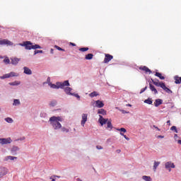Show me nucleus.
<instances>
[{
  "label": "nucleus",
  "mask_w": 181,
  "mask_h": 181,
  "mask_svg": "<svg viewBox=\"0 0 181 181\" xmlns=\"http://www.w3.org/2000/svg\"><path fill=\"white\" fill-rule=\"evenodd\" d=\"M142 179L145 181H152V178H151V177L149 176H146V175H144L142 177Z\"/></svg>",
  "instance_id": "31"
},
{
  "label": "nucleus",
  "mask_w": 181,
  "mask_h": 181,
  "mask_svg": "<svg viewBox=\"0 0 181 181\" xmlns=\"http://www.w3.org/2000/svg\"><path fill=\"white\" fill-rule=\"evenodd\" d=\"M153 128H155L156 129L160 131V129L158 128V127H156V125H153Z\"/></svg>",
  "instance_id": "48"
},
{
  "label": "nucleus",
  "mask_w": 181,
  "mask_h": 181,
  "mask_svg": "<svg viewBox=\"0 0 181 181\" xmlns=\"http://www.w3.org/2000/svg\"><path fill=\"white\" fill-rule=\"evenodd\" d=\"M5 121L6 122H8V124H12V122H13V119H12V118H11V117L6 118Z\"/></svg>",
  "instance_id": "34"
},
{
  "label": "nucleus",
  "mask_w": 181,
  "mask_h": 181,
  "mask_svg": "<svg viewBox=\"0 0 181 181\" xmlns=\"http://www.w3.org/2000/svg\"><path fill=\"white\" fill-rule=\"evenodd\" d=\"M120 135H121L122 136H125V135H124L122 132H120Z\"/></svg>",
  "instance_id": "55"
},
{
  "label": "nucleus",
  "mask_w": 181,
  "mask_h": 181,
  "mask_svg": "<svg viewBox=\"0 0 181 181\" xmlns=\"http://www.w3.org/2000/svg\"><path fill=\"white\" fill-rule=\"evenodd\" d=\"M59 86L61 88H64V87H69V86H70V83H69V81H65L63 83L59 82Z\"/></svg>",
  "instance_id": "13"
},
{
  "label": "nucleus",
  "mask_w": 181,
  "mask_h": 181,
  "mask_svg": "<svg viewBox=\"0 0 181 181\" xmlns=\"http://www.w3.org/2000/svg\"><path fill=\"white\" fill-rule=\"evenodd\" d=\"M151 81L154 86H156V87H160L161 88H163V86L165 85V83L163 82H159L158 80L155 81L153 79H151Z\"/></svg>",
  "instance_id": "8"
},
{
  "label": "nucleus",
  "mask_w": 181,
  "mask_h": 181,
  "mask_svg": "<svg viewBox=\"0 0 181 181\" xmlns=\"http://www.w3.org/2000/svg\"><path fill=\"white\" fill-rule=\"evenodd\" d=\"M155 76L156 77H158L160 78V80H165V76H163L162 75V74L159 73V72H156Z\"/></svg>",
  "instance_id": "25"
},
{
  "label": "nucleus",
  "mask_w": 181,
  "mask_h": 181,
  "mask_svg": "<svg viewBox=\"0 0 181 181\" xmlns=\"http://www.w3.org/2000/svg\"><path fill=\"white\" fill-rule=\"evenodd\" d=\"M171 131H175V132H176V134H177V129L176 128L175 126H173L171 128H170Z\"/></svg>",
  "instance_id": "43"
},
{
  "label": "nucleus",
  "mask_w": 181,
  "mask_h": 181,
  "mask_svg": "<svg viewBox=\"0 0 181 181\" xmlns=\"http://www.w3.org/2000/svg\"><path fill=\"white\" fill-rule=\"evenodd\" d=\"M159 165H160V162L154 161V164H153V170H154V172H156V169L158 168V166H159Z\"/></svg>",
  "instance_id": "26"
},
{
  "label": "nucleus",
  "mask_w": 181,
  "mask_h": 181,
  "mask_svg": "<svg viewBox=\"0 0 181 181\" xmlns=\"http://www.w3.org/2000/svg\"><path fill=\"white\" fill-rule=\"evenodd\" d=\"M15 159H18V157H14L12 156H8L6 157V160H15Z\"/></svg>",
  "instance_id": "28"
},
{
  "label": "nucleus",
  "mask_w": 181,
  "mask_h": 181,
  "mask_svg": "<svg viewBox=\"0 0 181 181\" xmlns=\"http://www.w3.org/2000/svg\"><path fill=\"white\" fill-rule=\"evenodd\" d=\"M177 144H180V145H181V140H178Z\"/></svg>",
  "instance_id": "56"
},
{
  "label": "nucleus",
  "mask_w": 181,
  "mask_h": 181,
  "mask_svg": "<svg viewBox=\"0 0 181 181\" xmlns=\"http://www.w3.org/2000/svg\"><path fill=\"white\" fill-rule=\"evenodd\" d=\"M8 76H9L10 78H11V77H18L17 74L15 73V72H13V71L10 72V73L8 74Z\"/></svg>",
  "instance_id": "32"
},
{
  "label": "nucleus",
  "mask_w": 181,
  "mask_h": 181,
  "mask_svg": "<svg viewBox=\"0 0 181 181\" xmlns=\"http://www.w3.org/2000/svg\"><path fill=\"white\" fill-rule=\"evenodd\" d=\"M19 104H21V101H19V100L15 99L13 100V105H19Z\"/></svg>",
  "instance_id": "36"
},
{
  "label": "nucleus",
  "mask_w": 181,
  "mask_h": 181,
  "mask_svg": "<svg viewBox=\"0 0 181 181\" xmlns=\"http://www.w3.org/2000/svg\"><path fill=\"white\" fill-rule=\"evenodd\" d=\"M8 175V168L5 167H0V178Z\"/></svg>",
  "instance_id": "4"
},
{
  "label": "nucleus",
  "mask_w": 181,
  "mask_h": 181,
  "mask_svg": "<svg viewBox=\"0 0 181 181\" xmlns=\"http://www.w3.org/2000/svg\"><path fill=\"white\" fill-rule=\"evenodd\" d=\"M4 62V63H6V64H9V63H11V60L8 58H5Z\"/></svg>",
  "instance_id": "42"
},
{
  "label": "nucleus",
  "mask_w": 181,
  "mask_h": 181,
  "mask_svg": "<svg viewBox=\"0 0 181 181\" xmlns=\"http://www.w3.org/2000/svg\"><path fill=\"white\" fill-rule=\"evenodd\" d=\"M139 70H142L143 71H145V73H148L149 74L152 73V71H151L146 66H140Z\"/></svg>",
  "instance_id": "12"
},
{
  "label": "nucleus",
  "mask_w": 181,
  "mask_h": 181,
  "mask_svg": "<svg viewBox=\"0 0 181 181\" xmlns=\"http://www.w3.org/2000/svg\"><path fill=\"white\" fill-rule=\"evenodd\" d=\"M11 64L16 65L18 64V63H19V60L21 59H19L18 58L14 57V58H11Z\"/></svg>",
  "instance_id": "22"
},
{
  "label": "nucleus",
  "mask_w": 181,
  "mask_h": 181,
  "mask_svg": "<svg viewBox=\"0 0 181 181\" xmlns=\"http://www.w3.org/2000/svg\"><path fill=\"white\" fill-rule=\"evenodd\" d=\"M0 45H6L7 46H13V42L9 41V40L4 39V40H0Z\"/></svg>",
  "instance_id": "6"
},
{
  "label": "nucleus",
  "mask_w": 181,
  "mask_h": 181,
  "mask_svg": "<svg viewBox=\"0 0 181 181\" xmlns=\"http://www.w3.org/2000/svg\"><path fill=\"white\" fill-rule=\"evenodd\" d=\"M0 144L1 145H8V144H12V139L10 137L6 139H0Z\"/></svg>",
  "instance_id": "3"
},
{
  "label": "nucleus",
  "mask_w": 181,
  "mask_h": 181,
  "mask_svg": "<svg viewBox=\"0 0 181 181\" xmlns=\"http://www.w3.org/2000/svg\"><path fill=\"white\" fill-rule=\"evenodd\" d=\"M95 107L98 108H103L104 107V103L101 100H96L95 101Z\"/></svg>",
  "instance_id": "16"
},
{
  "label": "nucleus",
  "mask_w": 181,
  "mask_h": 181,
  "mask_svg": "<svg viewBox=\"0 0 181 181\" xmlns=\"http://www.w3.org/2000/svg\"><path fill=\"white\" fill-rule=\"evenodd\" d=\"M88 50V47H82L79 49V52H87Z\"/></svg>",
  "instance_id": "39"
},
{
  "label": "nucleus",
  "mask_w": 181,
  "mask_h": 181,
  "mask_svg": "<svg viewBox=\"0 0 181 181\" xmlns=\"http://www.w3.org/2000/svg\"><path fill=\"white\" fill-rule=\"evenodd\" d=\"M76 181H83V180H81V179H80V178H76Z\"/></svg>",
  "instance_id": "53"
},
{
  "label": "nucleus",
  "mask_w": 181,
  "mask_h": 181,
  "mask_svg": "<svg viewBox=\"0 0 181 181\" xmlns=\"http://www.w3.org/2000/svg\"><path fill=\"white\" fill-rule=\"evenodd\" d=\"M47 80H48V81L50 80V78H48Z\"/></svg>",
  "instance_id": "61"
},
{
  "label": "nucleus",
  "mask_w": 181,
  "mask_h": 181,
  "mask_svg": "<svg viewBox=\"0 0 181 181\" xmlns=\"http://www.w3.org/2000/svg\"><path fill=\"white\" fill-rule=\"evenodd\" d=\"M144 103H145L146 104H148V105H151V104H152V103H153L152 98H148V99H146V100H144Z\"/></svg>",
  "instance_id": "30"
},
{
  "label": "nucleus",
  "mask_w": 181,
  "mask_h": 181,
  "mask_svg": "<svg viewBox=\"0 0 181 181\" xmlns=\"http://www.w3.org/2000/svg\"><path fill=\"white\" fill-rule=\"evenodd\" d=\"M150 90L154 93V94H158V90L155 88V86L152 83H149Z\"/></svg>",
  "instance_id": "23"
},
{
  "label": "nucleus",
  "mask_w": 181,
  "mask_h": 181,
  "mask_svg": "<svg viewBox=\"0 0 181 181\" xmlns=\"http://www.w3.org/2000/svg\"><path fill=\"white\" fill-rule=\"evenodd\" d=\"M88 115L87 114H82V120L81 122V124L82 127H84L86 125V123L87 122Z\"/></svg>",
  "instance_id": "10"
},
{
  "label": "nucleus",
  "mask_w": 181,
  "mask_h": 181,
  "mask_svg": "<svg viewBox=\"0 0 181 181\" xmlns=\"http://www.w3.org/2000/svg\"><path fill=\"white\" fill-rule=\"evenodd\" d=\"M96 148L97 149H103V147L101 146H97Z\"/></svg>",
  "instance_id": "50"
},
{
  "label": "nucleus",
  "mask_w": 181,
  "mask_h": 181,
  "mask_svg": "<svg viewBox=\"0 0 181 181\" xmlns=\"http://www.w3.org/2000/svg\"><path fill=\"white\" fill-rule=\"evenodd\" d=\"M58 178V179H60V176H59V175H56V178Z\"/></svg>",
  "instance_id": "59"
},
{
  "label": "nucleus",
  "mask_w": 181,
  "mask_h": 181,
  "mask_svg": "<svg viewBox=\"0 0 181 181\" xmlns=\"http://www.w3.org/2000/svg\"><path fill=\"white\" fill-rule=\"evenodd\" d=\"M61 131L62 132H69V129H67L66 127H61Z\"/></svg>",
  "instance_id": "41"
},
{
  "label": "nucleus",
  "mask_w": 181,
  "mask_h": 181,
  "mask_svg": "<svg viewBox=\"0 0 181 181\" xmlns=\"http://www.w3.org/2000/svg\"><path fill=\"white\" fill-rule=\"evenodd\" d=\"M19 151V147L13 146L11 150L12 155H18V151Z\"/></svg>",
  "instance_id": "11"
},
{
  "label": "nucleus",
  "mask_w": 181,
  "mask_h": 181,
  "mask_svg": "<svg viewBox=\"0 0 181 181\" xmlns=\"http://www.w3.org/2000/svg\"><path fill=\"white\" fill-rule=\"evenodd\" d=\"M49 86H50L51 88H55V89L61 88L60 82H57V84L49 83Z\"/></svg>",
  "instance_id": "15"
},
{
  "label": "nucleus",
  "mask_w": 181,
  "mask_h": 181,
  "mask_svg": "<svg viewBox=\"0 0 181 181\" xmlns=\"http://www.w3.org/2000/svg\"><path fill=\"white\" fill-rule=\"evenodd\" d=\"M174 138H177V134H175Z\"/></svg>",
  "instance_id": "58"
},
{
  "label": "nucleus",
  "mask_w": 181,
  "mask_h": 181,
  "mask_svg": "<svg viewBox=\"0 0 181 181\" xmlns=\"http://www.w3.org/2000/svg\"><path fill=\"white\" fill-rule=\"evenodd\" d=\"M148 88V86H146L145 88H142L140 91V94H142V93H144L145 91H146Z\"/></svg>",
  "instance_id": "44"
},
{
  "label": "nucleus",
  "mask_w": 181,
  "mask_h": 181,
  "mask_svg": "<svg viewBox=\"0 0 181 181\" xmlns=\"http://www.w3.org/2000/svg\"><path fill=\"white\" fill-rule=\"evenodd\" d=\"M21 46H24L26 49V50H36V49H42V47L39 45H33V43L30 42V41H26L24 42L23 44H20Z\"/></svg>",
  "instance_id": "2"
},
{
  "label": "nucleus",
  "mask_w": 181,
  "mask_h": 181,
  "mask_svg": "<svg viewBox=\"0 0 181 181\" xmlns=\"http://www.w3.org/2000/svg\"><path fill=\"white\" fill-rule=\"evenodd\" d=\"M167 125L170 126V120L167 121Z\"/></svg>",
  "instance_id": "51"
},
{
  "label": "nucleus",
  "mask_w": 181,
  "mask_h": 181,
  "mask_svg": "<svg viewBox=\"0 0 181 181\" xmlns=\"http://www.w3.org/2000/svg\"><path fill=\"white\" fill-rule=\"evenodd\" d=\"M51 53L53 54V49H51Z\"/></svg>",
  "instance_id": "60"
},
{
  "label": "nucleus",
  "mask_w": 181,
  "mask_h": 181,
  "mask_svg": "<svg viewBox=\"0 0 181 181\" xmlns=\"http://www.w3.org/2000/svg\"><path fill=\"white\" fill-rule=\"evenodd\" d=\"M97 95H98V93L95 91H93L89 94V97L91 98H94V97H97Z\"/></svg>",
  "instance_id": "29"
},
{
  "label": "nucleus",
  "mask_w": 181,
  "mask_h": 181,
  "mask_svg": "<svg viewBox=\"0 0 181 181\" xmlns=\"http://www.w3.org/2000/svg\"><path fill=\"white\" fill-rule=\"evenodd\" d=\"M49 122L54 129H60L62 128V117H52L49 118Z\"/></svg>",
  "instance_id": "1"
},
{
  "label": "nucleus",
  "mask_w": 181,
  "mask_h": 181,
  "mask_svg": "<svg viewBox=\"0 0 181 181\" xmlns=\"http://www.w3.org/2000/svg\"><path fill=\"white\" fill-rule=\"evenodd\" d=\"M116 152H117V153H121V151H120L119 149H117V150L116 151Z\"/></svg>",
  "instance_id": "52"
},
{
  "label": "nucleus",
  "mask_w": 181,
  "mask_h": 181,
  "mask_svg": "<svg viewBox=\"0 0 181 181\" xmlns=\"http://www.w3.org/2000/svg\"><path fill=\"white\" fill-rule=\"evenodd\" d=\"M158 138H164V136H158Z\"/></svg>",
  "instance_id": "57"
},
{
  "label": "nucleus",
  "mask_w": 181,
  "mask_h": 181,
  "mask_svg": "<svg viewBox=\"0 0 181 181\" xmlns=\"http://www.w3.org/2000/svg\"><path fill=\"white\" fill-rule=\"evenodd\" d=\"M163 90H164V91H165V93H168V94H172V90H170V88H168V87H166V85H163Z\"/></svg>",
  "instance_id": "19"
},
{
  "label": "nucleus",
  "mask_w": 181,
  "mask_h": 181,
  "mask_svg": "<svg viewBox=\"0 0 181 181\" xmlns=\"http://www.w3.org/2000/svg\"><path fill=\"white\" fill-rule=\"evenodd\" d=\"M117 131H119V132H127V129L125 128H120V129H117Z\"/></svg>",
  "instance_id": "38"
},
{
  "label": "nucleus",
  "mask_w": 181,
  "mask_h": 181,
  "mask_svg": "<svg viewBox=\"0 0 181 181\" xmlns=\"http://www.w3.org/2000/svg\"><path fill=\"white\" fill-rule=\"evenodd\" d=\"M0 78H1V80H4V78H10L9 74H6L4 76H0Z\"/></svg>",
  "instance_id": "33"
},
{
  "label": "nucleus",
  "mask_w": 181,
  "mask_h": 181,
  "mask_svg": "<svg viewBox=\"0 0 181 181\" xmlns=\"http://www.w3.org/2000/svg\"><path fill=\"white\" fill-rule=\"evenodd\" d=\"M54 47H55V49H57V50H59V51H61V52H64V49L63 48H62V47H59V46H57V45H55Z\"/></svg>",
  "instance_id": "40"
},
{
  "label": "nucleus",
  "mask_w": 181,
  "mask_h": 181,
  "mask_svg": "<svg viewBox=\"0 0 181 181\" xmlns=\"http://www.w3.org/2000/svg\"><path fill=\"white\" fill-rule=\"evenodd\" d=\"M71 95H74V97L78 98V100H80V95L78 94H77V93H72Z\"/></svg>",
  "instance_id": "45"
},
{
  "label": "nucleus",
  "mask_w": 181,
  "mask_h": 181,
  "mask_svg": "<svg viewBox=\"0 0 181 181\" xmlns=\"http://www.w3.org/2000/svg\"><path fill=\"white\" fill-rule=\"evenodd\" d=\"M70 45H71V46H76V44L70 42Z\"/></svg>",
  "instance_id": "54"
},
{
  "label": "nucleus",
  "mask_w": 181,
  "mask_h": 181,
  "mask_svg": "<svg viewBox=\"0 0 181 181\" xmlns=\"http://www.w3.org/2000/svg\"><path fill=\"white\" fill-rule=\"evenodd\" d=\"M129 107H131V105H128Z\"/></svg>",
  "instance_id": "62"
},
{
  "label": "nucleus",
  "mask_w": 181,
  "mask_h": 181,
  "mask_svg": "<svg viewBox=\"0 0 181 181\" xmlns=\"http://www.w3.org/2000/svg\"><path fill=\"white\" fill-rule=\"evenodd\" d=\"M165 169L169 170V172H170L172 170L170 169V168H172L173 169H175V164L173 163H172L171 161H168V162L165 163Z\"/></svg>",
  "instance_id": "9"
},
{
  "label": "nucleus",
  "mask_w": 181,
  "mask_h": 181,
  "mask_svg": "<svg viewBox=\"0 0 181 181\" xmlns=\"http://www.w3.org/2000/svg\"><path fill=\"white\" fill-rule=\"evenodd\" d=\"M93 57H94V54H88L86 55L85 59H86V60H91V59H93Z\"/></svg>",
  "instance_id": "27"
},
{
  "label": "nucleus",
  "mask_w": 181,
  "mask_h": 181,
  "mask_svg": "<svg viewBox=\"0 0 181 181\" xmlns=\"http://www.w3.org/2000/svg\"><path fill=\"white\" fill-rule=\"evenodd\" d=\"M73 89L70 87H66L64 88V92L66 93V94H67L68 95H71L73 93H71V90Z\"/></svg>",
  "instance_id": "17"
},
{
  "label": "nucleus",
  "mask_w": 181,
  "mask_h": 181,
  "mask_svg": "<svg viewBox=\"0 0 181 181\" xmlns=\"http://www.w3.org/2000/svg\"><path fill=\"white\" fill-rule=\"evenodd\" d=\"M108 119H105L102 115H99L98 122L100 124L101 127H103L105 124H107Z\"/></svg>",
  "instance_id": "7"
},
{
  "label": "nucleus",
  "mask_w": 181,
  "mask_h": 181,
  "mask_svg": "<svg viewBox=\"0 0 181 181\" xmlns=\"http://www.w3.org/2000/svg\"><path fill=\"white\" fill-rule=\"evenodd\" d=\"M106 129H108V131H112V123L111 122V120H107L106 122Z\"/></svg>",
  "instance_id": "14"
},
{
  "label": "nucleus",
  "mask_w": 181,
  "mask_h": 181,
  "mask_svg": "<svg viewBox=\"0 0 181 181\" xmlns=\"http://www.w3.org/2000/svg\"><path fill=\"white\" fill-rule=\"evenodd\" d=\"M124 138H125L127 141H129V137H127V135H124Z\"/></svg>",
  "instance_id": "49"
},
{
  "label": "nucleus",
  "mask_w": 181,
  "mask_h": 181,
  "mask_svg": "<svg viewBox=\"0 0 181 181\" xmlns=\"http://www.w3.org/2000/svg\"><path fill=\"white\" fill-rule=\"evenodd\" d=\"M163 103V101L161 99H156L154 103L155 107H159V105H161V104Z\"/></svg>",
  "instance_id": "20"
},
{
  "label": "nucleus",
  "mask_w": 181,
  "mask_h": 181,
  "mask_svg": "<svg viewBox=\"0 0 181 181\" xmlns=\"http://www.w3.org/2000/svg\"><path fill=\"white\" fill-rule=\"evenodd\" d=\"M113 59H114V57L112 55L110 54H105L104 63H110V62H111Z\"/></svg>",
  "instance_id": "5"
},
{
  "label": "nucleus",
  "mask_w": 181,
  "mask_h": 181,
  "mask_svg": "<svg viewBox=\"0 0 181 181\" xmlns=\"http://www.w3.org/2000/svg\"><path fill=\"white\" fill-rule=\"evenodd\" d=\"M23 70H24L25 74H28V76H30V74H32V70H30V69L26 66H24Z\"/></svg>",
  "instance_id": "18"
},
{
  "label": "nucleus",
  "mask_w": 181,
  "mask_h": 181,
  "mask_svg": "<svg viewBox=\"0 0 181 181\" xmlns=\"http://www.w3.org/2000/svg\"><path fill=\"white\" fill-rule=\"evenodd\" d=\"M175 84H181V77L178 76H175L174 77Z\"/></svg>",
  "instance_id": "21"
},
{
  "label": "nucleus",
  "mask_w": 181,
  "mask_h": 181,
  "mask_svg": "<svg viewBox=\"0 0 181 181\" xmlns=\"http://www.w3.org/2000/svg\"><path fill=\"white\" fill-rule=\"evenodd\" d=\"M39 53H43V50H35L34 54H37Z\"/></svg>",
  "instance_id": "46"
},
{
  "label": "nucleus",
  "mask_w": 181,
  "mask_h": 181,
  "mask_svg": "<svg viewBox=\"0 0 181 181\" xmlns=\"http://www.w3.org/2000/svg\"><path fill=\"white\" fill-rule=\"evenodd\" d=\"M9 84L10 86H19V84H21V82L14 81V82L10 83Z\"/></svg>",
  "instance_id": "35"
},
{
  "label": "nucleus",
  "mask_w": 181,
  "mask_h": 181,
  "mask_svg": "<svg viewBox=\"0 0 181 181\" xmlns=\"http://www.w3.org/2000/svg\"><path fill=\"white\" fill-rule=\"evenodd\" d=\"M57 104V102L56 100H53L49 103L50 107H54Z\"/></svg>",
  "instance_id": "37"
},
{
  "label": "nucleus",
  "mask_w": 181,
  "mask_h": 181,
  "mask_svg": "<svg viewBox=\"0 0 181 181\" xmlns=\"http://www.w3.org/2000/svg\"><path fill=\"white\" fill-rule=\"evenodd\" d=\"M98 114H100L101 115H107V110L104 109H100L98 110Z\"/></svg>",
  "instance_id": "24"
},
{
  "label": "nucleus",
  "mask_w": 181,
  "mask_h": 181,
  "mask_svg": "<svg viewBox=\"0 0 181 181\" xmlns=\"http://www.w3.org/2000/svg\"><path fill=\"white\" fill-rule=\"evenodd\" d=\"M52 181H56V175H52L49 177Z\"/></svg>",
  "instance_id": "47"
}]
</instances>
